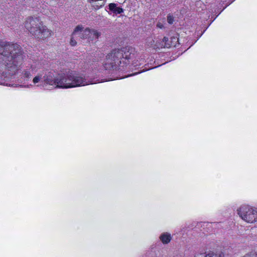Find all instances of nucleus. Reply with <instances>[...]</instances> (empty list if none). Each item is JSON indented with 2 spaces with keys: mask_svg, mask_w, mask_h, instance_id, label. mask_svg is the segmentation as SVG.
Here are the masks:
<instances>
[{
  "mask_svg": "<svg viewBox=\"0 0 257 257\" xmlns=\"http://www.w3.org/2000/svg\"><path fill=\"white\" fill-rule=\"evenodd\" d=\"M25 58L22 47L18 44L0 42V60L6 68L13 75L19 69Z\"/></svg>",
  "mask_w": 257,
  "mask_h": 257,
  "instance_id": "nucleus-1",
  "label": "nucleus"
},
{
  "mask_svg": "<svg viewBox=\"0 0 257 257\" xmlns=\"http://www.w3.org/2000/svg\"><path fill=\"white\" fill-rule=\"evenodd\" d=\"M25 27L36 39L44 40L51 35L50 31L37 17L28 18L25 22Z\"/></svg>",
  "mask_w": 257,
  "mask_h": 257,
  "instance_id": "nucleus-2",
  "label": "nucleus"
},
{
  "mask_svg": "<svg viewBox=\"0 0 257 257\" xmlns=\"http://www.w3.org/2000/svg\"><path fill=\"white\" fill-rule=\"evenodd\" d=\"M64 79L63 89L85 86L96 83L94 79H88L82 75L72 72L64 74Z\"/></svg>",
  "mask_w": 257,
  "mask_h": 257,
  "instance_id": "nucleus-3",
  "label": "nucleus"
},
{
  "mask_svg": "<svg viewBox=\"0 0 257 257\" xmlns=\"http://www.w3.org/2000/svg\"><path fill=\"white\" fill-rule=\"evenodd\" d=\"M83 29L82 26H77L73 32V35H78L81 39L90 41L97 39L101 35V32L95 29L86 28L83 31Z\"/></svg>",
  "mask_w": 257,
  "mask_h": 257,
  "instance_id": "nucleus-4",
  "label": "nucleus"
},
{
  "mask_svg": "<svg viewBox=\"0 0 257 257\" xmlns=\"http://www.w3.org/2000/svg\"><path fill=\"white\" fill-rule=\"evenodd\" d=\"M120 53L118 49H115L107 54L104 64L106 70H115L117 65L122 63V55Z\"/></svg>",
  "mask_w": 257,
  "mask_h": 257,
  "instance_id": "nucleus-5",
  "label": "nucleus"
},
{
  "mask_svg": "<svg viewBox=\"0 0 257 257\" xmlns=\"http://www.w3.org/2000/svg\"><path fill=\"white\" fill-rule=\"evenodd\" d=\"M237 211L239 216L245 221L251 223L257 221V211L251 207L243 205Z\"/></svg>",
  "mask_w": 257,
  "mask_h": 257,
  "instance_id": "nucleus-6",
  "label": "nucleus"
},
{
  "mask_svg": "<svg viewBox=\"0 0 257 257\" xmlns=\"http://www.w3.org/2000/svg\"><path fill=\"white\" fill-rule=\"evenodd\" d=\"M43 87L49 85L52 86V88H63L64 86V74H59L57 77L54 78L53 74L49 72L43 76Z\"/></svg>",
  "mask_w": 257,
  "mask_h": 257,
  "instance_id": "nucleus-7",
  "label": "nucleus"
},
{
  "mask_svg": "<svg viewBox=\"0 0 257 257\" xmlns=\"http://www.w3.org/2000/svg\"><path fill=\"white\" fill-rule=\"evenodd\" d=\"M121 53V60L123 63L126 64L129 59H132L134 56V49L132 47H123L121 49H118Z\"/></svg>",
  "mask_w": 257,
  "mask_h": 257,
  "instance_id": "nucleus-8",
  "label": "nucleus"
},
{
  "mask_svg": "<svg viewBox=\"0 0 257 257\" xmlns=\"http://www.w3.org/2000/svg\"><path fill=\"white\" fill-rule=\"evenodd\" d=\"M171 46L176 47V45L174 44H170V41L168 38L164 37L161 42H156L155 47L157 48H170Z\"/></svg>",
  "mask_w": 257,
  "mask_h": 257,
  "instance_id": "nucleus-9",
  "label": "nucleus"
},
{
  "mask_svg": "<svg viewBox=\"0 0 257 257\" xmlns=\"http://www.w3.org/2000/svg\"><path fill=\"white\" fill-rule=\"evenodd\" d=\"M35 72V68L32 66L27 67L24 70L22 73V76L25 80H29L32 75L34 74Z\"/></svg>",
  "mask_w": 257,
  "mask_h": 257,
  "instance_id": "nucleus-10",
  "label": "nucleus"
},
{
  "mask_svg": "<svg viewBox=\"0 0 257 257\" xmlns=\"http://www.w3.org/2000/svg\"><path fill=\"white\" fill-rule=\"evenodd\" d=\"M109 10L112 12L113 14L117 15L120 14L123 12V10L116 6V4L114 3H111L108 5Z\"/></svg>",
  "mask_w": 257,
  "mask_h": 257,
  "instance_id": "nucleus-11",
  "label": "nucleus"
},
{
  "mask_svg": "<svg viewBox=\"0 0 257 257\" xmlns=\"http://www.w3.org/2000/svg\"><path fill=\"white\" fill-rule=\"evenodd\" d=\"M160 239L163 244H168L171 241L172 236L168 232H164L161 234Z\"/></svg>",
  "mask_w": 257,
  "mask_h": 257,
  "instance_id": "nucleus-12",
  "label": "nucleus"
},
{
  "mask_svg": "<svg viewBox=\"0 0 257 257\" xmlns=\"http://www.w3.org/2000/svg\"><path fill=\"white\" fill-rule=\"evenodd\" d=\"M205 257H224V254L220 252L219 253H214L210 252L206 255Z\"/></svg>",
  "mask_w": 257,
  "mask_h": 257,
  "instance_id": "nucleus-13",
  "label": "nucleus"
},
{
  "mask_svg": "<svg viewBox=\"0 0 257 257\" xmlns=\"http://www.w3.org/2000/svg\"><path fill=\"white\" fill-rule=\"evenodd\" d=\"M242 257H257V253L253 251H251L247 253H246Z\"/></svg>",
  "mask_w": 257,
  "mask_h": 257,
  "instance_id": "nucleus-14",
  "label": "nucleus"
},
{
  "mask_svg": "<svg viewBox=\"0 0 257 257\" xmlns=\"http://www.w3.org/2000/svg\"><path fill=\"white\" fill-rule=\"evenodd\" d=\"M41 78H42V75H37V76H35L33 78V83L36 84V83L39 82L40 81V79H41Z\"/></svg>",
  "mask_w": 257,
  "mask_h": 257,
  "instance_id": "nucleus-15",
  "label": "nucleus"
},
{
  "mask_svg": "<svg viewBox=\"0 0 257 257\" xmlns=\"http://www.w3.org/2000/svg\"><path fill=\"white\" fill-rule=\"evenodd\" d=\"M178 41V38L177 37H171V41H170V44H174L176 45Z\"/></svg>",
  "mask_w": 257,
  "mask_h": 257,
  "instance_id": "nucleus-16",
  "label": "nucleus"
},
{
  "mask_svg": "<svg viewBox=\"0 0 257 257\" xmlns=\"http://www.w3.org/2000/svg\"><path fill=\"white\" fill-rule=\"evenodd\" d=\"M167 22L170 24H172L174 22V18L171 15L167 16Z\"/></svg>",
  "mask_w": 257,
  "mask_h": 257,
  "instance_id": "nucleus-17",
  "label": "nucleus"
},
{
  "mask_svg": "<svg viewBox=\"0 0 257 257\" xmlns=\"http://www.w3.org/2000/svg\"><path fill=\"white\" fill-rule=\"evenodd\" d=\"M75 35H73V34H72V38L70 40V45L72 46H74L77 44V42L74 39Z\"/></svg>",
  "mask_w": 257,
  "mask_h": 257,
  "instance_id": "nucleus-18",
  "label": "nucleus"
},
{
  "mask_svg": "<svg viewBox=\"0 0 257 257\" xmlns=\"http://www.w3.org/2000/svg\"><path fill=\"white\" fill-rule=\"evenodd\" d=\"M157 27L162 29L163 27V25L162 24H161V23H158L157 24Z\"/></svg>",
  "mask_w": 257,
  "mask_h": 257,
  "instance_id": "nucleus-19",
  "label": "nucleus"
},
{
  "mask_svg": "<svg viewBox=\"0 0 257 257\" xmlns=\"http://www.w3.org/2000/svg\"><path fill=\"white\" fill-rule=\"evenodd\" d=\"M99 8V6L98 5H97L96 8H95V9H98Z\"/></svg>",
  "mask_w": 257,
  "mask_h": 257,
  "instance_id": "nucleus-20",
  "label": "nucleus"
},
{
  "mask_svg": "<svg viewBox=\"0 0 257 257\" xmlns=\"http://www.w3.org/2000/svg\"><path fill=\"white\" fill-rule=\"evenodd\" d=\"M141 73V72H138V73ZM137 74H138V73H136L133 74L131 75L130 76L134 75Z\"/></svg>",
  "mask_w": 257,
  "mask_h": 257,
  "instance_id": "nucleus-21",
  "label": "nucleus"
},
{
  "mask_svg": "<svg viewBox=\"0 0 257 257\" xmlns=\"http://www.w3.org/2000/svg\"><path fill=\"white\" fill-rule=\"evenodd\" d=\"M2 76L4 75V72H2Z\"/></svg>",
  "mask_w": 257,
  "mask_h": 257,
  "instance_id": "nucleus-22",
  "label": "nucleus"
},
{
  "mask_svg": "<svg viewBox=\"0 0 257 257\" xmlns=\"http://www.w3.org/2000/svg\"><path fill=\"white\" fill-rule=\"evenodd\" d=\"M153 43H155V41L153 40Z\"/></svg>",
  "mask_w": 257,
  "mask_h": 257,
  "instance_id": "nucleus-23",
  "label": "nucleus"
}]
</instances>
